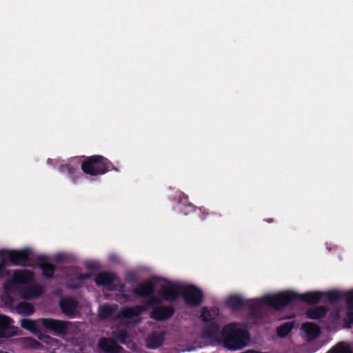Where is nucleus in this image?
<instances>
[{"mask_svg": "<svg viewBox=\"0 0 353 353\" xmlns=\"http://www.w3.org/2000/svg\"><path fill=\"white\" fill-rule=\"evenodd\" d=\"M158 294L167 301H175L181 296L185 304L190 307L199 306L203 301V292L193 285L187 286L180 284L163 285L160 288Z\"/></svg>", "mask_w": 353, "mask_h": 353, "instance_id": "f257e3e1", "label": "nucleus"}, {"mask_svg": "<svg viewBox=\"0 0 353 353\" xmlns=\"http://www.w3.org/2000/svg\"><path fill=\"white\" fill-rule=\"evenodd\" d=\"M223 346L230 350H240L247 345L250 334L239 323H229L221 331Z\"/></svg>", "mask_w": 353, "mask_h": 353, "instance_id": "f03ea898", "label": "nucleus"}, {"mask_svg": "<svg viewBox=\"0 0 353 353\" xmlns=\"http://www.w3.org/2000/svg\"><path fill=\"white\" fill-rule=\"evenodd\" d=\"M323 296V293L319 291L307 292L302 294L291 291L282 292L273 295L274 309L281 310L297 299L301 300L307 305L316 304L320 302Z\"/></svg>", "mask_w": 353, "mask_h": 353, "instance_id": "7ed1b4c3", "label": "nucleus"}, {"mask_svg": "<svg viewBox=\"0 0 353 353\" xmlns=\"http://www.w3.org/2000/svg\"><path fill=\"white\" fill-rule=\"evenodd\" d=\"M81 163L82 171L90 176L102 175L111 170L119 172V169L115 167L109 159L101 155H92L83 157Z\"/></svg>", "mask_w": 353, "mask_h": 353, "instance_id": "20e7f679", "label": "nucleus"}, {"mask_svg": "<svg viewBox=\"0 0 353 353\" xmlns=\"http://www.w3.org/2000/svg\"><path fill=\"white\" fill-rule=\"evenodd\" d=\"M225 303L228 307L233 310L246 307L251 310H255L263 306H270L274 308L272 294H267L256 299H244L239 295H232L227 299Z\"/></svg>", "mask_w": 353, "mask_h": 353, "instance_id": "39448f33", "label": "nucleus"}, {"mask_svg": "<svg viewBox=\"0 0 353 353\" xmlns=\"http://www.w3.org/2000/svg\"><path fill=\"white\" fill-rule=\"evenodd\" d=\"M41 325L50 333L58 336H63L67 334L69 321L54 319L51 318H43L39 319Z\"/></svg>", "mask_w": 353, "mask_h": 353, "instance_id": "423d86ee", "label": "nucleus"}, {"mask_svg": "<svg viewBox=\"0 0 353 353\" xmlns=\"http://www.w3.org/2000/svg\"><path fill=\"white\" fill-rule=\"evenodd\" d=\"M8 253L9 261L14 265H26V263L30 260V250L28 248L23 250H0V256Z\"/></svg>", "mask_w": 353, "mask_h": 353, "instance_id": "0eeeda50", "label": "nucleus"}, {"mask_svg": "<svg viewBox=\"0 0 353 353\" xmlns=\"http://www.w3.org/2000/svg\"><path fill=\"white\" fill-rule=\"evenodd\" d=\"M174 312L175 310L172 305H160L153 308L150 317L157 321H163L173 316Z\"/></svg>", "mask_w": 353, "mask_h": 353, "instance_id": "6e6552de", "label": "nucleus"}, {"mask_svg": "<svg viewBox=\"0 0 353 353\" xmlns=\"http://www.w3.org/2000/svg\"><path fill=\"white\" fill-rule=\"evenodd\" d=\"M132 292L137 296L147 298L155 293L154 283L150 280L145 281L134 288Z\"/></svg>", "mask_w": 353, "mask_h": 353, "instance_id": "1a4fd4ad", "label": "nucleus"}, {"mask_svg": "<svg viewBox=\"0 0 353 353\" xmlns=\"http://www.w3.org/2000/svg\"><path fill=\"white\" fill-rule=\"evenodd\" d=\"M78 305V301L71 297L61 299L59 303L62 312L69 316H74Z\"/></svg>", "mask_w": 353, "mask_h": 353, "instance_id": "9d476101", "label": "nucleus"}, {"mask_svg": "<svg viewBox=\"0 0 353 353\" xmlns=\"http://www.w3.org/2000/svg\"><path fill=\"white\" fill-rule=\"evenodd\" d=\"M48 258L44 255H39L37 258V264L42 270V274L46 279H51L53 277L55 267L53 264L47 263Z\"/></svg>", "mask_w": 353, "mask_h": 353, "instance_id": "9b49d317", "label": "nucleus"}, {"mask_svg": "<svg viewBox=\"0 0 353 353\" xmlns=\"http://www.w3.org/2000/svg\"><path fill=\"white\" fill-rule=\"evenodd\" d=\"M219 324L216 321L206 323L202 329V336L205 339L217 340L219 336Z\"/></svg>", "mask_w": 353, "mask_h": 353, "instance_id": "f8f14e48", "label": "nucleus"}, {"mask_svg": "<svg viewBox=\"0 0 353 353\" xmlns=\"http://www.w3.org/2000/svg\"><path fill=\"white\" fill-rule=\"evenodd\" d=\"M147 310L146 306H142L140 305L132 306V307H126L121 310V312H119L117 317L118 318H123V319H132L133 317H137L141 315L144 311Z\"/></svg>", "mask_w": 353, "mask_h": 353, "instance_id": "ddd939ff", "label": "nucleus"}, {"mask_svg": "<svg viewBox=\"0 0 353 353\" xmlns=\"http://www.w3.org/2000/svg\"><path fill=\"white\" fill-rule=\"evenodd\" d=\"M99 348L105 353H119L121 347L112 339L103 338L99 342Z\"/></svg>", "mask_w": 353, "mask_h": 353, "instance_id": "4468645a", "label": "nucleus"}, {"mask_svg": "<svg viewBox=\"0 0 353 353\" xmlns=\"http://www.w3.org/2000/svg\"><path fill=\"white\" fill-rule=\"evenodd\" d=\"M165 341V332L154 331L146 339L147 347L150 349L159 347Z\"/></svg>", "mask_w": 353, "mask_h": 353, "instance_id": "2eb2a0df", "label": "nucleus"}, {"mask_svg": "<svg viewBox=\"0 0 353 353\" xmlns=\"http://www.w3.org/2000/svg\"><path fill=\"white\" fill-rule=\"evenodd\" d=\"M12 319L6 315H0V338H9L13 335L11 332Z\"/></svg>", "mask_w": 353, "mask_h": 353, "instance_id": "dca6fc26", "label": "nucleus"}, {"mask_svg": "<svg viewBox=\"0 0 353 353\" xmlns=\"http://www.w3.org/2000/svg\"><path fill=\"white\" fill-rule=\"evenodd\" d=\"M13 280L17 284H26L33 279V273L29 270H17L12 275Z\"/></svg>", "mask_w": 353, "mask_h": 353, "instance_id": "f3484780", "label": "nucleus"}, {"mask_svg": "<svg viewBox=\"0 0 353 353\" xmlns=\"http://www.w3.org/2000/svg\"><path fill=\"white\" fill-rule=\"evenodd\" d=\"M116 279L115 274L108 272H101L96 275L94 282L98 286H109L113 284Z\"/></svg>", "mask_w": 353, "mask_h": 353, "instance_id": "a211bd4d", "label": "nucleus"}, {"mask_svg": "<svg viewBox=\"0 0 353 353\" xmlns=\"http://www.w3.org/2000/svg\"><path fill=\"white\" fill-rule=\"evenodd\" d=\"M59 171L61 173L66 174L73 183H77V180L81 176V172L77 168L70 164H62L59 166Z\"/></svg>", "mask_w": 353, "mask_h": 353, "instance_id": "6ab92c4d", "label": "nucleus"}, {"mask_svg": "<svg viewBox=\"0 0 353 353\" xmlns=\"http://www.w3.org/2000/svg\"><path fill=\"white\" fill-rule=\"evenodd\" d=\"M43 292L41 287L39 285L33 284L23 288L21 290V295L23 298H32L40 296Z\"/></svg>", "mask_w": 353, "mask_h": 353, "instance_id": "aec40b11", "label": "nucleus"}, {"mask_svg": "<svg viewBox=\"0 0 353 353\" xmlns=\"http://www.w3.org/2000/svg\"><path fill=\"white\" fill-rule=\"evenodd\" d=\"M327 308L325 306H316L307 310L306 316L310 319H319L325 316Z\"/></svg>", "mask_w": 353, "mask_h": 353, "instance_id": "412c9836", "label": "nucleus"}, {"mask_svg": "<svg viewBox=\"0 0 353 353\" xmlns=\"http://www.w3.org/2000/svg\"><path fill=\"white\" fill-rule=\"evenodd\" d=\"M91 276L92 274L90 272L81 273L76 278L68 281V287L71 289H79L83 285L84 281L90 279Z\"/></svg>", "mask_w": 353, "mask_h": 353, "instance_id": "4be33fe9", "label": "nucleus"}, {"mask_svg": "<svg viewBox=\"0 0 353 353\" xmlns=\"http://www.w3.org/2000/svg\"><path fill=\"white\" fill-rule=\"evenodd\" d=\"M219 314L217 308L208 309V307H203L201 312V319L203 322L210 323L214 321V320Z\"/></svg>", "mask_w": 353, "mask_h": 353, "instance_id": "5701e85b", "label": "nucleus"}, {"mask_svg": "<svg viewBox=\"0 0 353 353\" xmlns=\"http://www.w3.org/2000/svg\"><path fill=\"white\" fill-rule=\"evenodd\" d=\"M302 329L309 338L315 339L320 334V327L318 325L312 322H306L302 325Z\"/></svg>", "mask_w": 353, "mask_h": 353, "instance_id": "b1692460", "label": "nucleus"}, {"mask_svg": "<svg viewBox=\"0 0 353 353\" xmlns=\"http://www.w3.org/2000/svg\"><path fill=\"white\" fill-rule=\"evenodd\" d=\"M117 310V305H104L99 308V316L103 320L109 319L116 312Z\"/></svg>", "mask_w": 353, "mask_h": 353, "instance_id": "393cba45", "label": "nucleus"}, {"mask_svg": "<svg viewBox=\"0 0 353 353\" xmlns=\"http://www.w3.org/2000/svg\"><path fill=\"white\" fill-rule=\"evenodd\" d=\"M188 197L185 194H182V195L179 198V203L181 204L180 210L185 214H188L189 213L193 212L196 210V206L192 203H190L188 201Z\"/></svg>", "mask_w": 353, "mask_h": 353, "instance_id": "a878e982", "label": "nucleus"}, {"mask_svg": "<svg viewBox=\"0 0 353 353\" xmlns=\"http://www.w3.org/2000/svg\"><path fill=\"white\" fill-rule=\"evenodd\" d=\"M294 327V321L285 322L277 327L276 334L280 338H284L291 332Z\"/></svg>", "mask_w": 353, "mask_h": 353, "instance_id": "bb28decb", "label": "nucleus"}, {"mask_svg": "<svg viewBox=\"0 0 353 353\" xmlns=\"http://www.w3.org/2000/svg\"><path fill=\"white\" fill-rule=\"evenodd\" d=\"M17 309L19 313L25 315H31L35 311L33 305L28 302L19 303L17 305Z\"/></svg>", "mask_w": 353, "mask_h": 353, "instance_id": "cd10ccee", "label": "nucleus"}, {"mask_svg": "<svg viewBox=\"0 0 353 353\" xmlns=\"http://www.w3.org/2000/svg\"><path fill=\"white\" fill-rule=\"evenodd\" d=\"M324 294L326 296L327 300L330 304H335L342 299L341 294L336 290L328 291L323 293V295Z\"/></svg>", "mask_w": 353, "mask_h": 353, "instance_id": "c85d7f7f", "label": "nucleus"}, {"mask_svg": "<svg viewBox=\"0 0 353 353\" xmlns=\"http://www.w3.org/2000/svg\"><path fill=\"white\" fill-rule=\"evenodd\" d=\"M21 326L25 330H29L32 332H37L38 327L34 321L29 319H23L21 320Z\"/></svg>", "mask_w": 353, "mask_h": 353, "instance_id": "c756f323", "label": "nucleus"}, {"mask_svg": "<svg viewBox=\"0 0 353 353\" xmlns=\"http://www.w3.org/2000/svg\"><path fill=\"white\" fill-rule=\"evenodd\" d=\"M18 285V284L16 283L14 280H13V278H10L7 279L3 285V288L6 293H12L14 292L15 287Z\"/></svg>", "mask_w": 353, "mask_h": 353, "instance_id": "7c9ffc66", "label": "nucleus"}, {"mask_svg": "<svg viewBox=\"0 0 353 353\" xmlns=\"http://www.w3.org/2000/svg\"><path fill=\"white\" fill-rule=\"evenodd\" d=\"M346 305L347 310H353V290L346 294Z\"/></svg>", "mask_w": 353, "mask_h": 353, "instance_id": "2f4dec72", "label": "nucleus"}, {"mask_svg": "<svg viewBox=\"0 0 353 353\" xmlns=\"http://www.w3.org/2000/svg\"><path fill=\"white\" fill-rule=\"evenodd\" d=\"M26 345L34 349H39L41 346V344L39 342L32 338H28L26 339Z\"/></svg>", "mask_w": 353, "mask_h": 353, "instance_id": "473e14b6", "label": "nucleus"}, {"mask_svg": "<svg viewBox=\"0 0 353 353\" xmlns=\"http://www.w3.org/2000/svg\"><path fill=\"white\" fill-rule=\"evenodd\" d=\"M147 298H150L152 301V305L154 306L155 305H159L162 303V300H164L159 294V296H154V294L152 295L148 296Z\"/></svg>", "mask_w": 353, "mask_h": 353, "instance_id": "72a5a7b5", "label": "nucleus"}, {"mask_svg": "<svg viewBox=\"0 0 353 353\" xmlns=\"http://www.w3.org/2000/svg\"><path fill=\"white\" fill-rule=\"evenodd\" d=\"M332 353H351V352L345 347H336L332 349Z\"/></svg>", "mask_w": 353, "mask_h": 353, "instance_id": "f704fd0d", "label": "nucleus"}, {"mask_svg": "<svg viewBox=\"0 0 353 353\" xmlns=\"http://www.w3.org/2000/svg\"><path fill=\"white\" fill-rule=\"evenodd\" d=\"M199 210L201 213L200 218L203 221L205 220L208 216L210 215V213L208 212V210H206L204 207L199 208Z\"/></svg>", "mask_w": 353, "mask_h": 353, "instance_id": "c9c22d12", "label": "nucleus"}, {"mask_svg": "<svg viewBox=\"0 0 353 353\" xmlns=\"http://www.w3.org/2000/svg\"><path fill=\"white\" fill-rule=\"evenodd\" d=\"M39 339L42 341L43 342L47 343V344H50V342L53 340L52 338H51L50 336H47V335H45V334H40L39 336Z\"/></svg>", "mask_w": 353, "mask_h": 353, "instance_id": "e433bc0d", "label": "nucleus"}, {"mask_svg": "<svg viewBox=\"0 0 353 353\" xmlns=\"http://www.w3.org/2000/svg\"><path fill=\"white\" fill-rule=\"evenodd\" d=\"M10 271L9 270L0 268V279L8 276L10 275Z\"/></svg>", "mask_w": 353, "mask_h": 353, "instance_id": "4c0bfd02", "label": "nucleus"}, {"mask_svg": "<svg viewBox=\"0 0 353 353\" xmlns=\"http://www.w3.org/2000/svg\"><path fill=\"white\" fill-rule=\"evenodd\" d=\"M346 315L348 319V324L350 325L353 323V310H347Z\"/></svg>", "mask_w": 353, "mask_h": 353, "instance_id": "58836bf2", "label": "nucleus"}, {"mask_svg": "<svg viewBox=\"0 0 353 353\" xmlns=\"http://www.w3.org/2000/svg\"><path fill=\"white\" fill-rule=\"evenodd\" d=\"M142 306H146L147 310L149 308L154 307V305L152 303V301L150 300V298H147V300L144 301V305H143Z\"/></svg>", "mask_w": 353, "mask_h": 353, "instance_id": "ea45409f", "label": "nucleus"}, {"mask_svg": "<svg viewBox=\"0 0 353 353\" xmlns=\"http://www.w3.org/2000/svg\"><path fill=\"white\" fill-rule=\"evenodd\" d=\"M8 264L7 263V260L6 259H1L0 260V268H2L3 269H7L6 266H8Z\"/></svg>", "mask_w": 353, "mask_h": 353, "instance_id": "a19ab883", "label": "nucleus"}, {"mask_svg": "<svg viewBox=\"0 0 353 353\" xmlns=\"http://www.w3.org/2000/svg\"><path fill=\"white\" fill-rule=\"evenodd\" d=\"M127 279L130 281H134L136 280V276L133 273H129L127 275Z\"/></svg>", "mask_w": 353, "mask_h": 353, "instance_id": "79ce46f5", "label": "nucleus"}, {"mask_svg": "<svg viewBox=\"0 0 353 353\" xmlns=\"http://www.w3.org/2000/svg\"><path fill=\"white\" fill-rule=\"evenodd\" d=\"M266 221L268 223H272L274 221V220H273V219H267Z\"/></svg>", "mask_w": 353, "mask_h": 353, "instance_id": "37998d69", "label": "nucleus"}, {"mask_svg": "<svg viewBox=\"0 0 353 353\" xmlns=\"http://www.w3.org/2000/svg\"><path fill=\"white\" fill-rule=\"evenodd\" d=\"M122 297H123L125 299H128V296L125 294H122Z\"/></svg>", "mask_w": 353, "mask_h": 353, "instance_id": "c03bdc74", "label": "nucleus"}, {"mask_svg": "<svg viewBox=\"0 0 353 353\" xmlns=\"http://www.w3.org/2000/svg\"><path fill=\"white\" fill-rule=\"evenodd\" d=\"M123 288H124V285H121V290H120V291H121V292H122V291H123Z\"/></svg>", "mask_w": 353, "mask_h": 353, "instance_id": "a18cd8bd", "label": "nucleus"}]
</instances>
